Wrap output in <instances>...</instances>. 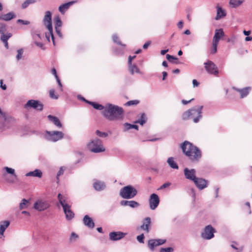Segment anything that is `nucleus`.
<instances>
[{
	"mask_svg": "<svg viewBox=\"0 0 252 252\" xmlns=\"http://www.w3.org/2000/svg\"><path fill=\"white\" fill-rule=\"evenodd\" d=\"M205 68L208 73L211 74H213L215 76H218L219 71L216 64L211 61H208L204 63Z\"/></svg>",
	"mask_w": 252,
	"mask_h": 252,
	"instance_id": "nucleus-10",
	"label": "nucleus"
},
{
	"mask_svg": "<svg viewBox=\"0 0 252 252\" xmlns=\"http://www.w3.org/2000/svg\"><path fill=\"white\" fill-rule=\"evenodd\" d=\"M215 229L211 225L206 226L203 232L201 233V237L206 240H210L214 237Z\"/></svg>",
	"mask_w": 252,
	"mask_h": 252,
	"instance_id": "nucleus-11",
	"label": "nucleus"
},
{
	"mask_svg": "<svg viewBox=\"0 0 252 252\" xmlns=\"http://www.w3.org/2000/svg\"><path fill=\"white\" fill-rule=\"evenodd\" d=\"M83 223L89 228H93L94 226V223L93 219L88 215H85L83 219Z\"/></svg>",
	"mask_w": 252,
	"mask_h": 252,
	"instance_id": "nucleus-22",
	"label": "nucleus"
},
{
	"mask_svg": "<svg viewBox=\"0 0 252 252\" xmlns=\"http://www.w3.org/2000/svg\"><path fill=\"white\" fill-rule=\"evenodd\" d=\"M23 54V49H20L17 50V54L16 56V59L17 61H19L22 58V55Z\"/></svg>",
	"mask_w": 252,
	"mask_h": 252,
	"instance_id": "nucleus-51",
	"label": "nucleus"
},
{
	"mask_svg": "<svg viewBox=\"0 0 252 252\" xmlns=\"http://www.w3.org/2000/svg\"><path fill=\"white\" fill-rule=\"evenodd\" d=\"M51 73L54 75L55 78H58V77H59L57 74V71L55 68L52 69Z\"/></svg>",
	"mask_w": 252,
	"mask_h": 252,
	"instance_id": "nucleus-64",
	"label": "nucleus"
},
{
	"mask_svg": "<svg viewBox=\"0 0 252 252\" xmlns=\"http://www.w3.org/2000/svg\"><path fill=\"white\" fill-rule=\"evenodd\" d=\"M226 15V14L224 11L220 7H217V15L215 17V19L216 20H219L221 18L224 17Z\"/></svg>",
	"mask_w": 252,
	"mask_h": 252,
	"instance_id": "nucleus-34",
	"label": "nucleus"
},
{
	"mask_svg": "<svg viewBox=\"0 0 252 252\" xmlns=\"http://www.w3.org/2000/svg\"><path fill=\"white\" fill-rule=\"evenodd\" d=\"M151 44V41H147L146 42L143 46V49H146L149 46V45H150Z\"/></svg>",
	"mask_w": 252,
	"mask_h": 252,
	"instance_id": "nucleus-63",
	"label": "nucleus"
},
{
	"mask_svg": "<svg viewBox=\"0 0 252 252\" xmlns=\"http://www.w3.org/2000/svg\"><path fill=\"white\" fill-rule=\"evenodd\" d=\"M233 89L235 90L240 93L241 98H244L248 95L250 90H251V88L249 87L243 89H238L234 87Z\"/></svg>",
	"mask_w": 252,
	"mask_h": 252,
	"instance_id": "nucleus-27",
	"label": "nucleus"
},
{
	"mask_svg": "<svg viewBox=\"0 0 252 252\" xmlns=\"http://www.w3.org/2000/svg\"><path fill=\"white\" fill-rule=\"evenodd\" d=\"M87 147L90 151L95 153L102 152L105 150L102 145L101 140L97 138L88 143Z\"/></svg>",
	"mask_w": 252,
	"mask_h": 252,
	"instance_id": "nucleus-6",
	"label": "nucleus"
},
{
	"mask_svg": "<svg viewBox=\"0 0 252 252\" xmlns=\"http://www.w3.org/2000/svg\"><path fill=\"white\" fill-rule=\"evenodd\" d=\"M145 238L144 235L143 234H141L140 235L137 236V241L140 243H144V239Z\"/></svg>",
	"mask_w": 252,
	"mask_h": 252,
	"instance_id": "nucleus-54",
	"label": "nucleus"
},
{
	"mask_svg": "<svg viewBox=\"0 0 252 252\" xmlns=\"http://www.w3.org/2000/svg\"><path fill=\"white\" fill-rule=\"evenodd\" d=\"M224 36V33L222 29H217L215 30L212 41L219 43L220 38Z\"/></svg>",
	"mask_w": 252,
	"mask_h": 252,
	"instance_id": "nucleus-20",
	"label": "nucleus"
},
{
	"mask_svg": "<svg viewBox=\"0 0 252 252\" xmlns=\"http://www.w3.org/2000/svg\"><path fill=\"white\" fill-rule=\"evenodd\" d=\"M55 29L56 31V32L57 35L61 38H63V35L61 32V27L62 26L63 23L61 18L59 16H56L55 18Z\"/></svg>",
	"mask_w": 252,
	"mask_h": 252,
	"instance_id": "nucleus-15",
	"label": "nucleus"
},
{
	"mask_svg": "<svg viewBox=\"0 0 252 252\" xmlns=\"http://www.w3.org/2000/svg\"><path fill=\"white\" fill-rule=\"evenodd\" d=\"M196 187L199 189H203L207 187V181L202 178H196L193 181Z\"/></svg>",
	"mask_w": 252,
	"mask_h": 252,
	"instance_id": "nucleus-18",
	"label": "nucleus"
},
{
	"mask_svg": "<svg viewBox=\"0 0 252 252\" xmlns=\"http://www.w3.org/2000/svg\"><path fill=\"white\" fill-rule=\"evenodd\" d=\"M192 84L193 87H196L199 86V83L196 79H193L192 80Z\"/></svg>",
	"mask_w": 252,
	"mask_h": 252,
	"instance_id": "nucleus-59",
	"label": "nucleus"
},
{
	"mask_svg": "<svg viewBox=\"0 0 252 252\" xmlns=\"http://www.w3.org/2000/svg\"><path fill=\"white\" fill-rule=\"evenodd\" d=\"M160 252H173V249L171 247L161 248L160 250Z\"/></svg>",
	"mask_w": 252,
	"mask_h": 252,
	"instance_id": "nucleus-53",
	"label": "nucleus"
},
{
	"mask_svg": "<svg viewBox=\"0 0 252 252\" xmlns=\"http://www.w3.org/2000/svg\"><path fill=\"white\" fill-rule=\"evenodd\" d=\"M139 101L138 100H132L127 101L125 105L126 106H131V105H136L139 104Z\"/></svg>",
	"mask_w": 252,
	"mask_h": 252,
	"instance_id": "nucleus-49",
	"label": "nucleus"
},
{
	"mask_svg": "<svg viewBox=\"0 0 252 252\" xmlns=\"http://www.w3.org/2000/svg\"><path fill=\"white\" fill-rule=\"evenodd\" d=\"M35 44L42 49H44L43 44L41 42H35Z\"/></svg>",
	"mask_w": 252,
	"mask_h": 252,
	"instance_id": "nucleus-61",
	"label": "nucleus"
},
{
	"mask_svg": "<svg viewBox=\"0 0 252 252\" xmlns=\"http://www.w3.org/2000/svg\"><path fill=\"white\" fill-rule=\"evenodd\" d=\"M126 235V233L121 231L111 232L109 234V239L113 241L120 240L123 238Z\"/></svg>",
	"mask_w": 252,
	"mask_h": 252,
	"instance_id": "nucleus-16",
	"label": "nucleus"
},
{
	"mask_svg": "<svg viewBox=\"0 0 252 252\" xmlns=\"http://www.w3.org/2000/svg\"><path fill=\"white\" fill-rule=\"evenodd\" d=\"M167 162L168 163L169 166L173 169H178L179 168V166L177 163L174 161V158L173 157H170L168 158L167 160Z\"/></svg>",
	"mask_w": 252,
	"mask_h": 252,
	"instance_id": "nucleus-33",
	"label": "nucleus"
},
{
	"mask_svg": "<svg viewBox=\"0 0 252 252\" xmlns=\"http://www.w3.org/2000/svg\"><path fill=\"white\" fill-rule=\"evenodd\" d=\"M146 122V117L144 113L141 115L140 118L135 121V123H138L141 125H143Z\"/></svg>",
	"mask_w": 252,
	"mask_h": 252,
	"instance_id": "nucleus-40",
	"label": "nucleus"
},
{
	"mask_svg": "<svg viewBox=\"0 0 252 252\" xmlns=\"http://www.w3.org/2000/svg\"><path fill=\"white\" fill-rule=\"evenodd\" d=\"M50 97L54 99H57L58 98V95L55 94V91L54 89L50 90L49 91Z\"/></svg>",
	"mask_w": 252,
	"mask_h": 252,
	"instance_id": "nucleus-50",
	"label": "nucleus"
},
{
	"mask_svg": "<svg viewBox=\"0 0 252 252\" xmlns=\"http://www.w3.org/2000/svg\"><path fill=\"white\" fill-rule=\"evenodd\" d=\"M15 15L13 12H9L7 14H2L0 16V20L5 21H8L15 18Z\"/></svg>",
	"mask_w": 252,
	"mask_h": 252,
	"instance_id": "nucleus-31",
	"label": "nucleus"
},
{
	"mask_svg": "<svg viewBox=\"0 0 252 252\" xmlns=\"http://www.w3.org/2000/svg\"><path fill=\"white\" fill-rule=\"evenodd\" d=\"M71 206L69 205L63 209L65 218L67 220H71L74 217V213L71 210Z\"/></svg>",
	"mask_w": 252,
	"mask_h": 252,
	"instance_id": "nucleus-23",
	"label": "nucleus"
},
{
	"mask_svg": "<svg viewBox=\"0 0 252 252\" xmlns=\"http://www.w3.org/2000/svg\"><path fill=\"white\" fill-rule=\"evenodd\" d=\"M184 173L186 179L193 181L196 178L195 176L196 171L194 169H189L185 168L184 170Z\"/></svg>",
	"mask_w": 252,
	"mask_h": 252,
	"instance_id": "nucleus-17",
	"label": "nucleus"
},
{
	"mask_svg": "<svg viewBox=\"0 0 252 252\" xmlns=\"http://www.w3.org/2000/svg\"><path fill=\"white\" fill-rule=\"evenodd\" d=\"M128 70L131 74L133 75L134 73L141 74V72L135 64H128Z\"/></svg>",
	"mask_w": 252,
	"mask_h": 252,
	"instance_id": "nucleus-30",
	"label": "nucleus"
},
{
	"mask_svg": "<svg viewBox=\"0 0 252 252\" xmlns=\"http://www.w3.org/2000/svg\"><path fill=\"white\" fill-rule=\"evenodd\" d=\"M50 206V205L47 201L39 200L35 202L33 208L38 211H42L48 209Z\"/></svg>",
	"mask_w": 252,
	"mask_h": 252,
	"instance_id": "nucleus-13",
	"label": "nucleus"
},
{
	"mask_svg": "<svg viewBox=\"0 0 252 252\" xmlns=\"http://www.w3.org/2000/svg\"><path fill=\"white\" fill-rule=\"evenodd\" d=\"M231 247L232 249H234L236 252H241L244 249L243 246H239L238 243L236 242H232Z\"/></svg>",
	"mask_w": 252,
	"mask_h": 252,
	"instance_id": "nucleus-36",
	"label": "nucleus"
},
{
	"mask_svg": "<svg viewBox=\"0 0 252 252\" xmlns=\"http://www.w3.org/2000/svg\"><path fill=\"white\" fill-rule=\"evenodd\" d=\"M0 88L3 90H5L7 88V87H6V85H5V84H3V82H2V80H1L0 81Z\"/></svg>",
	"mask_w": 252,
	"mask_h": 252,
	"instance_id": "nucleus-62",
	"label": "nucleus"
},
{
	"mask_svg": "<svg viewBox=\"0 0 252 252\" xmlns=\"http://www.w3.org/2000/svg\"><path fill=\"white\" fill-rule=\"evenodd\" d=\"M42 175V173L41 170L39 169H36L33 171H31L28 173H27L26 174V176H33V177H36L38 178H41Z\"/></svg>",
	"mask_w": 252,
	"mask_h": 252,
	"instance_id": "nucleus-32",
	"label": "nucleus"
},
{
	"mask_svg": "<svg viewBox=\"0 0 252 252\" xmlns=\"http://www.w3.org/2000/svg\"><path fill=\"white\" fill-rule=\"evenodd\" d=\"M219 43L212 41V47L211 54H214L217 52V46Z\"/></svg>",
	"mask_w": 252,
	"mask_h": 252,
	"instance_id": "nucleus-46",
	"label": "nucleus"
},
{
	"mask_svg": "<svg viewBox=\"0 0 252 252\" xmlns=\"http://www.w3.org/2000/svg\"><path fill=\"white\" fill-rule=\"evenodd\" d=\"M63 136L64 134L62 131L46 130L45 132L44 138L49 141L56 142L63 139Z\"/></svg>",
	"mask_w": 252,
	"mask_h": 252,
	"instance_id": "nucleus-7",
	"label": "nucleus"
},
{
	"mask_svg": "<svg viewBox=\"0 0 252 252\" xmlns=\"http://www.w3.org/2000/svg\"><path fill=\"white\" fill-rule=\"evenodd\" d=\"M166 242L165 239H150L148 242V247L151 251L153 252L156 247L160 246Z\"/></svg>",
	"mask_w": 252,
	"mask_h": 252,
	"instance_id": "nucleus-12",
	"label": "nucleus"
},
{
	"mask_svg": "<svg viewBox=\"0 0 252 252\" xmlns=\"http://www.w3.org/2000/svg\"><path fill=\"white\" fill-rule=\"evenodd\" d=\"M55 78L56 79V81L57 82V83H58L59 86L60 87L61 91H63V85H62V84L61 82V80H60L59 77H58V78Z\"/></svg>",
	"mask_w": 252,
	"mask_h": 252,
	"instance_id": "nucleus-58",
	"label": "nucleus"
},
{
	"mask_svg": "<svg viewBox=\"0 0 252 252\" xmlns=\"http://www.w3.org/2000/svg\"><path fill=\"white\" fill-rule=\"evenodd\" d=\"M6 31V25L3 23H0V33L1 34Z\"/></svg>",
	"mask_w": 252,
	"mask_h": 252,
	"instance_id": "nucleus-52",
	"label": "nucleus"
},
{
	"mask_svg": "<svg viewBox=\"0 0 252 252\" xmlns=\"http://www.w3.org/2000/svg\"><path fill=\"white\" fill-rule=\"evenodd\" d=\"M171 185V183L170 182H166L164 184H163L162 186L160 187L159 188V189H163L166 188L168 187H169Z\"/></svg>",
	"mask_w": 252,
	"mask_h": 252,
	"instance_id": "nucleus-56",
	"label": "nucleus"
},
{
	"mask_svg": "<svg viewBox=\"0 0 252 252\" xmlns=\"http://www.w3.org/2000/svg\"><path fill=\"white\" fill-rule=\"evenodd\" d=\"M93 187L96 191H101L105 188V185L102 181L96 180L94 184Z\"/></svg>",
	"mask_w": 252,
	"mask_h": 252,
	"instance_id": "nucleus-29",
	"label": "nucleus"
},
{
	"mask_svg": "<svg viewBox=\"0 0 252 252\" xmlns=\"http://www.w3.org/2000/svg\"><path fill=\"white\" fill-rule=\"evenodd\" d=\"M12 36V34L10 32L2 33L1 35L0 40L2 42H6Z\"/></svg>",
	"mask_w": 252,
	"mask_h": 252,
	"instance_id": "nucleus-39",
	"label": "nucleus"
},
{
	"mask_svg": "<svg viewBox=\"0 0 252 252\" xmlns=\"http://www.w3.org/2000/svg\"><path fill=\"white\" fill-rule=\"evenodd\" d=\"M43 24L46 26L49 31L48 34H46V37L49 40L50 36L51 37L52 40L54 45H55V37L53 34L52 23V13L50 11L45 12L44 17L43 19Z\"/></svg>",
	"mask_w": 252,
	"mask_h": 252,
	"instance_id": "nucleus-4",
	"label": "nucleus"
},
{
	"mask_svg": "<svg viewBox=\"0 0 252 252\" xmlns=\"http://www.w3.org/2000/svg\"><path fill=\"white\" fill-rule=\"evenodd\" d=\"M87 103L91 105L94 109L96 110H103L105 108V106H103L101 104H99L97 103L92 102V101H87Z\"/></svg>",
	"mask_w": 252,
	"mask_h": 252,
	"instance_id": "nucleus-37",
	"label": "nucleus"
},
{
	"mask_svg": "<svg viewBox=\"0 0 252 252\" xmlns=\"http://www.w3.org/2000/svg\"><path fill=\"white\" fill-rule=\"evenodd\" d=\"M120 204L123 206H129L132 208H138L140 204L134 200H122Z\"/></svg>",
	"mask_w": 252,
	"mask_h": 252,
	"instance_id": "nucleus-19",
	"label": "nucleus"
},
{
	"mask_svg": "<svg viewBox=\"0 0 252 252\" xmlns=\"http://www.w3.org/2000/svg\"><path fill=\"white\" fill-rule=\"evenodd\" d=\"M202 105H197L189 109L182 114V119L187 120L188 119H192L194 123H197L202 118Z\"/></svg>",
	"mask_w": 252,
	"mask_h": 252,
	"instance_id": "nucleus-3",
	"label": "nucleus"
},
{
	"mask_svg": "<svg viewBox=\"0 0 252 252\" xmlns=\"http://www.w3.org/2000/svg\"><path fill=\"white\" fill-rule=\"evenodd\" d=\"M136 57V56H129L128 57V64H131L132 63V60H133L134 59H135Z\"/></svg>",
	"mask_w": 252,
	"mask_h": 252,
	"instance_id": "nucleus-60",
	"label": "nucleus"
},
{
	"mask_svg": "<svg viewBox=\"0 0 252 252\" xmlns=\"http://www.w3.org/2000/svg\"><path fill=\"white\" fill-rule=\"evenodd\" d=\"M125 48V47L123 48V47L122 46H121L119 49H114V52L116 55H121L124 54Z\"/></svg>",
	"mask_w": 252,
	"mask_h": 252,
	"instance_id": "nucleus-47",
	"label": "nucleus"
},
{
	"mask_svg": "<svg viewBox=\"0 0 252 252\" xmlns=\"http://www.w3.org/2000/svg\"><path fill=\"white\" fill-rule=\"evenodd\" d=\"M3 169L6 171L7 173L11 175L10 177H8L6 173L3 174V176L5 178V181L10 184L14 183L15 180L17 178V176L15 174V170L8 167H4Z\"/></svg>",
	"mask_w": 252,
	"mask_h": 252,
	"instance_id": "nucleus-8",
	"label": "nucleus"
},
{
	"mask_svg": "<svg viewBox=\"0 0 252 252\" xmlns=\"http://www.w3.org/2000/svg\"><path fill=\"white\" fill-rule=\"evenodd\" d=\"M123 113L122 107L110 103L107 104L102 111L103 116L109 121L122 119Z\"/></svg>",
	"mask_w": 252,
	"mask_h": 252,
	"instance_id": "nucleus-2",
	"label": "nucleus"
},
{
	"mask_svg": "<svg viewBox=\"0 0 252 252\" xmlns=\"http://www.w3.org/2000/svg\"><path fill=\"white\" fill-rule=\"evenodd\" d=\"M17 23L22 24V25H28L30 24V22L27 20H24L22 19H18L17 21Z\"/></svg>",
	"mask_w": 252,
	"mask_h": 252,
	"instance_id": "nucleus-55",
	"label": "nucleus"
},
{
	"mask_svg": "<svg viewBox=\"0 0 252 252\" xmlns=\"http://www.w3.org/2000/svg\"><path fill=\"white\" fill-rule=\"evenodd\" d=\"M137 193L138 191L134 187L131 185H128L120 189L119 195L124 199H130L133 198Z\"/></svg>",
	"mask_w": 252,
	"mask_h": 252,
	"instance_id": "nucleus-5",
	"label": "nucleus"
},
{
	"mask_svg": "<svg viewBox=\"0 0 252 252\" xmlns=\"http://www.w3.org/2000/svg\"><path fill=\"white\" fill-rule=\"evenodd\" d=\"M112 39L114 43H117L118 45L122 46L123 48L126 47L125 44L122 43V42L119 40L118 36L117 34H114L112 36Z\"/></svg>",
	"mask_w": 252,
	"mask_h": 252,
	"instance_id": "nucleus-42",
	"label": "nucleus"
},
{
	"mask_svg": "<svg viewBox=\"0 0 252 252\" xmlns=\"http://www.w3.org/2000/svg\"><path fill=\"white\" fill-rule=\"evenodd\" d=\"M181 148L184 154L193 162H198L201 158V152L196 146L190 142L185 141L181 145Z\"/></svg>",
	"mask_w": 252,
	"mask_h": 252,
	"instance_id": "nucleus-1",
	"label": "nucleus"
},
{
	"mask_svg": "<svg viewBox=\"0 0 252 252\" xmlns=\"http://www.w3.org/2000/svg\"><path fill=\"white\" fill-rule=\"evenodd\" d=\"M29 201L25 198L23 199L19 204L20 210L27 209L28 207Z\"/></svg>",
	"mask_w": 252,
	"mask_h": 252,
	"instance_id": "nucleus-38",
	"label": "nucleus"
},
{
	"mask_svg": "<svg viewBox=\"0 0 252 252\" xmlns=\"http://www.w3.org/2000/svg\"><path fill=\"white\" fill-rule=\"evenodd\" d=\"M36 2L35 0H25L21 5L23 9H25L30 4H33Z\"/></svg>",
	"mask_w": 252,
	"mask_h": 252,
	"instance_id": "nucleus-43",
	"label": "nucleus"
},
{
	"mask_svg": "<svg viewBox=\"0 0 252 252\" xmlns=\"http://www.w3.org/2000/svg\"><path fill=\"white\" fill-rule=\"evenodd\" d=\"M125 126L126 130H128L131 128H134L137 130L138 128V126L136 125L130 124L127 123L125 124Z\"/></svg>",
	"mask_w": 252,
	"mask_h": 252,
	"instance_id": "nucleus-45",
	"label": "nucleus"
},
{
	"mask_svg": "<svg viewBox=\"0 0 252 252\" xmlns=\"http://www.w3.org/2000/svg\"><path fill=\"white\" fill-rule=\"evenodd\" d=\"M65 170V167L64 166H61L60 168L59 171L58 172L56 176L57 183H59L60 182L59 177L63 175L64 173V170Z\"/></svg>",
	"mask_w": 252,
	"mask_h": 252,
	"instance_id": "nucleus-41",
	"label": "nucleus"
},
{
	"mask_svg": "<svg viewBox=\"0 0 252 252\" xmlns=\"http://www.w3.org/2000/svg\"><path fill=\"white\" fill-rule=\"evenodd\" d=\"M47 118L48 120L53 123L58 128L62 127L63 125L58 117L49 115L47 116Z\"/></svg>",
	"mask_w": 252,
	"mask_h": 252,
	"instance_id": "nucleus-25",
	"label": "nucleus"
},
{
	"mask_svg": "<svg viewBox=\"0 0 252 252\" xmlns=\"http://www.w3.org/2000/svg\"><path fill=\"white\" fill-rule=\"evenodd\" d=\"M78 235L74 232H72L71 233L69 239V241L70 243H72L75 242L77 239L78 238Z\"/></svg>",
	"mask_w": 252,
	"mask_h": 252,
	"instance_id": "nucleus-44",
	"label": "nucleus"
},
{
	"mask_svg": "<svg viewBox=\"0 0 252 252\" xmlns=\"http://www.w3.org/2000/svg\"><path fill=\"white\" fill-rule=\"evenodd\" d=\"M24 108H33L39 111H42L43 108V104L37 100L31 99L28 100L24 105Z\"/></svg>",
	"mask_w": 252,
	"mask_h": 252,
	"instance_id": "nucleus-9",
	"label": "nucleus"
},
{
	"mask_svg": "<svg viewBox=\"0 0 252 252\" xmlns=\"http://www.w3.org/2000/svg\"><path fill=\"white\" fill-rule=\"evenodd\" d=\"M58 199L60 204L62 206L63 209L69 206L67 203V197L66 196L63 195L61 193H59L58 195Z\"/></svg>",
	"mask_w": 252,
	"mask_h": 252,
	"instance_id": "nucleus-26",
	"label": "nucleus"
},
{
	"mask_svg": "<svg viewBox=\"0 0 252 252\" xmlns=\"http://www.w3.org/2000/svg\"><path fill=\"white\" fill-rule=\"evenodd\" d=\"M151 223V220L150 217L145 218L143 220V224L141 226V228L143 230L146 231L147 233L150 231V226Z\"/></svg>",
	"mask_w": 252,
	"mask_h": 252,
	"instance_id": "nucleus-21",
	"label": "nucleus"
},
{
	"mask_svg": "<svg viewBox=\"0 0 252 252\" xmlns=\"http://www.w3.org/2000/svg\"><path fill=\"white\" fill-rule=\"evenodd\" d=\"M10 221L4 220L0 222V238L3 236V233L6 229L9 226Z\"/></svg>",
	"mask_w": 252,
	"mask_h": 252,
	"instance_id": "nucleus-28",
	"label": "nucleus"
},
{
	"mask_svg": "<svg viewBox=\"0 0 252 252\" xmlns=\"http://www.w3.org/2000/svg\"><path fill=\"white\" fill-rule=\"evenodd\" d=\"M76 2L75 1H71L61 5L59 7V10L62 14H64L70 6Z\"/></svg>",
	"mask_w": 252,
	"mask_h": 252,
	"instance_id": "nucleus-24",
	"label": "nucleus"
},
{
	"mask_svg": "<svg viewBox=\"0 0 252 252\" xmlns=\"http://www.w3.org/2000/svg\"><path fill=\"white\" fill-rule=\"evenodd\" d=\"M95 134L99 137L101 138H105L108 136V133L105 132H101L99 130H96Z\"/></svg>",
	"mask_w": 252,
	"mask_h": 252,
	"instance_id": "nucleus-48",
	"label": "nucleus"
},
{
	"mask_svg": "<svg viewBox=\"0 0 252 252\" xmlns=\"http://www.w3.org/2000/svg\"><path fill=\"white\" fill-rule=\"evenodd\" d=\"M166 59L170 62H171V59L175 60H178L177 58L175 57L174 56L169 55V54H167L166 56Z\"/></svg>",
	"mask_w": 252,
	"mask_h": 252,
	"instance_id": "nucleus-57",
	"label": "nucleus"
},
{
	"mask_svg": "<svg viewBox=\"0 0 252 252\" xmlns=\"http://www.w3.org/2000/svg\"><path fill=\"white\" fill-rule=\"evenodd\" d=\"M245 0H230L229 3L232 7L237 8L240 6Z\"/></svg>",
	"mask_w": 252,
	"mask_h": 252,
	"instance_id": "nucleus-35",
	"label": "nucleus"
},
{
	"mask_svg": "<svg viewBox=\"0 0 252 252\" xmlns=\"http://www.w3.org/2000/svg\"><path fill=\"white\" fill-rule=\"evenodd\" d=\"M150 208L151 210L156 209L159 203L158 196L156 193H152L149 199Z\"/></svg>",
	"mask_w": 252,
	"mask_h": 252,
	"instance_id": "nucleus-14",
	"label": "nucleus"
}]
</instances>
